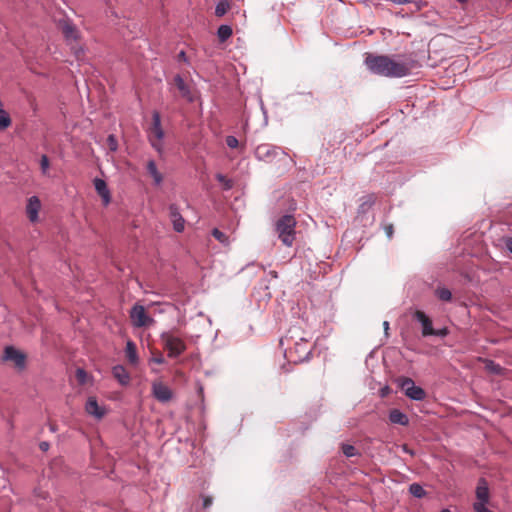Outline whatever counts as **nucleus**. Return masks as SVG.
Returning a JSON list of instances; mask_svg holds the SVG:
<instances>
[{
  "mask_svg": "<svg viewBox=\"0 0 512 512\" xmlns=\"http://www.w3.org/2000/svg\"><path fill=\"white\" fill-rule=\"evenodd\" d=\"M212 235L214 238L219 241L222 245L228 246L230 244L229 236H227L224 232L220 231L217 228L212 230Z\"/></svg>",
  "mask_w": 512,
  "mask_h": 512,
  "instance_id": "26",
  "label": "nucleus"
},
{
  "mask_svg": "<svg viewBox=\"0 0 512 512\" xmlns=\"http://www.w3.org/2000/svg\"><path fill=\"white\" fill-rule=\"evenodd\" d=\"M507 249L510 253H512V238L508 239L506 242Z\"/></svg>",
  "mask_w": 512,
  "mask_h": 512,
  "instance_id": "45",
  "label": "nucleus"
},
{
  "mask_svg": "<svg viewBox=\"0 0 512 512\" xmlns=\"http://www.w3.org/2000/svg\"><path fill=\"white\" fill-rule=\"evenodd\" d=\"M216 179L219 183L222 184L224 190L228 191L232 189L233 182L231 179H228L225 175L218 173L216 174Z\"/></svg>",
  "mask_w": 512,
  "mask_h": 512,
  "instance_id": "29",
  "label": "nucleus"
},
{
  "mask_svg": "<svg viewBox=\"0 0 512 512\" xmlns=\"http://www.w3.org/2000/svg\"><path fill=\"white\" fill-rule=\"evenodd\" d=\"M398 385L404 394L413 401H423L426 397L425 390L417 386L411 378H399Z\"/></svg>",
  "mask_w": 512,
  "mask_h": 512,
  "instance_id": "5",
  "label": "nucleus"
},
{
  "mask_svg": "<svg viewBox=\"0 0 512 512\" xmlns=\"http://www.w3.org/2000/svg\"><path fill=\"white\" fill-rule=\"evenodd\" d=\"M459 3H465L467 0H457Z\"/></svg>",
  "mask_w": 512,
  "mask_h": 512,
  "instance_id": "49",
  "label": "nucleus"
},
{
  "mask_svg": "<svg viewBox=\"0 0 512 512\" xmlns=\"http://www.w3.org/2000/svg\"><path fill=\"white\" fill-rule=\"evenodd\" d=\"M169 215L173 224V229L178 233L183 232L185 228V219L182 217L175 204H171L169 206Z\"/></svg>",
  "mask_w": 512,
  "mask_h": 512,
  "instance_id": "14",
  "label": "nucleus"
},
{
  "mask_svg": "<svg viewBox=\"0 0 512 512\" xmlns=\"http://www.w3.org/2000/svg\"><path fill=\"white\" fill-rule=\"evenodd\" d=\"M130 318L133 326L144 327L153 322V319L149 317L143 305L136 304L131 308Z\"/></svg>",
  "mask_w": 512,
  "mask_h": 512,
  "instance_id": "8",
  "label": "nucleus"
},
{
  "mask_svg": "<svg viewBox=\"0 0 512 512\" xmlns=\"http://www.w3.org/2000/svg\"><path fill=\"white\" fill-rule=\"evenodd\" d=\"M389 421L393 424L405 426L409 423L408 416L398 409H393L389 412Z\"/></svg>",
  "mask_w": 512,
  "mask_h": 512,
  "instance_id": "22",
  "label": "nucleus"
},
{
  "mask_svg": "<svg viewBox=\"0 0 512 512\" xmlns=\"http://www.w3.org/2000/svg\"><path fill=\"white\" fill-rule=\"evenodd\" d=\"M94 187L96 192L102 198L103 204L107 206L110 203L111 196L110 191L107 187L106 182L103 179L95 178L94 179Z\"/></svg>",
  "mask_w": 512,
  "mask_h": 512,
  "instance_id": "17",
  "label": "nucleus"
},
{
  "mask_svg": "<svg viewBox=\"0 0 512 512\" xmlns=\"http://www.w3.org/2000/svg\"><path fill=\"white\" fill-rule=\"evenodd\" d=\"M165 349L168 351V357L177 358L186 350V344L182 338L176 336L170 331H164L160 334Z\"/></svg>",
  "mask_w": 512,
  "mask_h": 512,
  "instance_id": "3",
  "label": "nucleus"
},
{
  "mask_svg": "<svg viewBox=\"0 0 512 512\" xmlns=\"http://www.w3.org/2000/svg\"><path fill=\"white\" fill-rule=\"evenodd\" d=\"M485 368L488 372H490L492 374H497V375L501 374L502 370H503V368L499 364L495 363L492 360L486 361Z\"/></svg>",
  "mask_w": 512,
  "mask_h": 512,
  "instance_id": "28",
  "label": "nucleus"
},
{
  "mask_svg": "<svg viewBox=\"0 0 512 512\" xmlns=\"http://www.w3.org/2000/svg\"><path fill=\"white\" fill-rule=\"evenodd\" d=\"M440 512H450V510L445 508V509H442Z\"/></svg>",
  "mask_w": 512,
  "mask_h": 512,
  "instance_id": "48",
  "label": "nucleus"
},
{
  "mask_svg": "<svg viewBox=\"0 0 512 512\" xmlns=\"http://www.w3.org/2000/svg\"><path fill=\"white\" fill-rule=\"evenodd\" d=\"M414 318L421 324L422 335L424 337L435 334V330L432 327V322L424 312L416 311L414 314Z\"/></svg>",
  "mask_w": 512,
  "mask_h": 512,
  "instance_id": "15",
  "label": "nucleus"
},
{
  "mask_svg": "<svg viewBox=\"0 0 512 512\" xmlns=\"http://www.w3.org/2000/svg\"><path fill=\"white\" fill-rule=\"evenodd\" d=\"M85 411L87 414L93 416L97 420L102 419L106 414V408L99 405L96 397H89L85 404Z\"/></svg>",
  "mask_w": 512,
  "mask_h": 512,
  "instance_id": "12",
  "label": "nucleus"
},
{
  "mask_svg": "<svg viewBox=\"0 0 512 512\" xmlns=\"http://www.w3.org/2000/svg\"><path fill=\"white\" fill-rule=\"evenodd\" d=\"M107 144H108L110 151H112V152L117 151L118 142H117L116 137L113 134H111L107 137Z\"/></svg>",
  "mask_w": 512,
  "mask_h": 512,
  "instance_id": "34",
  "label": "nucleus"
},
{
  "mask_svg": "<svg viewBox=\"0 0 512 512\" xmlns=\"http://www.w3.org/2000/svg\"><path fill=\"white\" fill-rule=\"evenodd\" d=\"M383 327H384L385 333L387 334V331L389 329V322L388 321H384Z\"/></svg>",
  "mask_w": 512,
  "mask_h": 512,
  "instance_id": "46",
  "label": "nucleus"
},
{
  "mask_svg": "<svg viewBox=\"0 0 512 512\" xmlns=\"http://www.w3.org/2000/svg\"><path fill=\"white\" fill-rule=\"evenodd\" d=\"M212 505V498L209 497V496H204L203 497V507L204 508H208Z\"/></svg>",
  "mask_w": 512,
  "mask_h": 512,
  "instance_id": "39",
  "label": "nucleus"
},
{
  "mask_svg": "<svg viewBox=\"0 0 512 512\" xmlns=\"http://www.w3.org/2000/svg\"><path fill=\"white\" fill-rule=\"evenodd\" d=\"M75 375L80 385H84L87 382L88 374L83 368H77Z\"/></svg>",
  "mask_w": 512,
  "mask_h": 512,
  "instance_id": "31",
  "label": "nucleus"
},
{
  "mask_svg": "<svg viewBox=\"0 0 512 512\" xmlns=\"http://www.w3.org/2000/svg\"><path fill=\"white\" fill-rule=\"evenodd\" d=\"M229 8H230V3L228 2V0H220V1H218V3L216 4V7H215V15L217 17H222L227 13Z\"/></svg>",
  "mask_w": 512,
  "mask_h": 512,
  "instance_id": "24",
  "label": "nucleus"
},
{
  "mask_svg": "<svg viewBox=\"0 0 512 512\" xmlns=\"http://www.w3.org/2000/svg\"><path fill=\"white\" fill-rule=\"evenodd\" d=\"M220 41H226L232 35V28L229 25H221L217 30Z\"/></svg>",
  "mask_w": 512,
  "mask_h": 512,
  "instance_id": "25",
  "label": "nucleus"
},
{
  "mask_svg": "<svg viewBox=\"0 0 512 512\" xmlns=\"http://www.w3.org/2000/svg\"><path fill=\"white\" fill-rule=\"evenodd\" d=\"M385 233H386L388 238L392 237V234H393V227H392V225H389V226L385 227Z\"/></svg>",
  "mask_w": 512,
  "mask_h": 512,
  "instance_id": "40",
  "label": "nucleus"
},
{
  "mask_svg": "<svg viewBox=\"0 0 512 512\" xmlns=\"http://www.w3.org/2000/svg\"><path fill=\"white\" fill-rule=\"evenodd\" d=\"M62 32L67 43L71 44L79 38V31L75 24L70 19H65L60 22Z\"/></svg>",
  "mask_w": 512,
  "mask_h": 512,
  "instance_id": "10",
  "label": "nucleus"
},
{
  "mask_svg": "<svg viewBox=\"0 0 512 512\" xmlns=\"http://www.w3.org/2000/svg\"><path fill=\"white\" fill-rule=\"evenodd\" d=\"M487 504L484 503H474L473 508L476 512H492L490 509L486 507Z\"/></svg>",
  "mask_w": 512,
  "mask_h": 512,
  "instance_id": "38",
  "label": "nucleus"
},
{
  "mask_svg": "<svg viewBox=\"0 0 512 512\" xmlns=\"http://www.w3.org/2000/svg\"><path fill=\"white\" fill-rule=\"evenodd\" d=\"M125 355H126L128 362L131 365H133V366L138 365L139 357H138V353H137V347H136V344L132 340H128L126 342Z\"/></svg>",
  "mask_w": 512,
  "mask_h": 512,
  "instance_id": "19",
  "label": "nucleus"
},
{
  "mask_svg": "<svg viewBox=\"0 0 512 512\" xmlns=\"http://www.w3.org/2000/svg\"><path fill=\"white\" fill-rule=\"evenodd\" d=\"M254 154L259 161L265 162H271L280 155L286 156V153L280 147L271 144H261L257 146Z\"/></svg>",
  "mask_w": 512,
  "mask_h": 512,
  "instance_id": "6",
  "label": "nucleus"
},
{
  "mask_svg": "<svg viewBox=\"0 0 512 512\" xmlns=\"http://www.w3.org/2000/svg\"><path fill=\"white\" fill-rule=\"evenodd\" d=\"M296 224L297 222L294 216L289 214L280 217L276 221L275 230L283 245L287 247L293 245L296 236Z\"/></svg>",
  "mask_w": 512,
  "mask_h": 512,
  "instance_id": "2",
  "label": "nucleus"
},
{
  "mask_svg": "<svg viewBox=\"0 0 512 512\" xmlns=\"http://www.w3.org/2000/svg\"><path fill=\"white\" fill-rule=\"evenodd\" d=\"M112 375L121 386H128L131 381V376L123 365H115L112 367Z\"/></svg>",
  "mask_w": 512,
  "mask_h": 512,
  "instance_id": "16",
  "label": "nucleus"
},
{
  "mask_svg": "<svg viewBox=\"0 0 512 512\" xmlns=\"http://www.w3.org/2000/svg\"><path fill=\"white\" fill-rule=\"evenodd\" d=\"M311 352L308 342L301 338L300 342L295 343L294 351L290 349L289 359L295 363H301L309 359Z\"/></svg>",
  "mask_w": 512,
  "mask_h": 512,
  "instance_id": "7",
  "label": "nucleus"
},
{
  "mask_svg": "<svg viewBox=\"0 0 512 512\" xmlns=\"http://www.w3.org/2000/svg\"><path fill=\"white\" fill-rule=\"evenodd\" d=\"M40 168H41L42 174L47 175L48 170H49V159L46 155L41 156Z\"/></svg>",
  "mask_w": 512,
  "mask_h": 512,
  "instance_id": "35",
  "label": "nucleus"
},
{
  "mask_svg": "<svg viewBox=\"0 0 512 512\" xmlns=\"http://www.w3.org/2000/svg\"><path fill=\"white\" fill-rule=\"evenodd\" d=\"M375 203V197L374 195H368L366 197H364V201L362 202L360 208L362 211H365V209L367 208H370L371 206H373Z\"/></svg>",
  "mask_w": 512,
  "mask_h": 512,
  "instance_id": "32",
  "label": "nucleus"
},
{
  "mask_svg": "<svg viewBox=\"0 0 512 512\" xmlns=\"http://www.w3.org/2000/svg\"><path fill=\"white\" fill-rule=\"evenodd\" d=\"M152 363L159 364V365L164 364L165 358L163 357V355L161 353H159L158 355H155L149 359V364H152Z\"/></svg>",
  "mask_w": 512,
  "mask_h": 512,
  "instance_id": "37",
  "label": "nucleus"
},
{
  "mask_svg": "<svg viewBox=\"0 0 512 512\" xmlns=\"http://www.w3.org/2000/svg\"><path fill=\"white\" fill-rule=\"evenodd\" d=\"M437 297L442 301H450L452 298V293L447 288H441L436 291Z\"/></svg>",
  "mask_w": 512,
  "mask_h": 512,
  "instance_id": "30",
  "label": "nucleus"
},
{
  "mask_svg": "<svg viewBox=\"0 0 512 512\" xmlns=\"http://www.w3.org/2000/svg\"><path fill=\"white\" fill-rule=\"evenodd\" d=\"M174 82H175V85L177 86L178 90L180 91L182 97H184L185 99H187L189 102H193L194 100V97L191 93V90L189 88V86L185 83L184 79L182 78L181 75H176L174 77Z\"/></svg>",
  "mask_w": 512,
  "mask_h": 512,
  "instance_id": "18",
  "label": "nucleus"
},
{
  "mask_svg": "<svg viewBox=\"0 0 512 512\" xmlns=\"http://www.w3.org/2000/svg\"><path fill=\"white\" fill-rule=\"evenodd\" d=\"M434 335H437V336H446L447 335V329L443 328L441 330H438V331H435V334Z\"/></svg>",
  "mask_w": 512,
  "mask_h": 512,
  "instance_id": "43",
  "label": "nucleus"
},
{
  "mask_svg": "<svg viewBox=\"0 0 512 512\" xmlns=\"http://www.w3.org/2000/svg\"><path fill=\"white\" fill-rule=\"evenodd\" d=\"M151 133L152 135L149 136L150 144L157 152L161 153L163 151L164 130L161 126L160 114L157 111L152 113Z\"/></svg>",
  "mask_w": 512,
  "mask_h": 512,
  "instance_id": "4",
  "label": "nucleus"
},
{
  "mask_svg": "<svg viewBox=\"0 0 512 512\" xmlns=\"http://www.w3.org/2000/svg\"><path fill=\"white\" fill-rule=\"evenodd\" d=\"M39 447H40V449H41L42 451L46 452V451H48V449H49L50 445H49V443H48V442L43 441V442H41V443H40Z\"/></svg>",
  "mask_w": 512,
  "mask_h": 512,
  "instance_id": "41",
  "label": "nucleus"
},
{
  "mask_svg": "<svg viewBox=\"0 0 512 512\" xmlns=\"http://www.w3.org/2000/svg\"><path fill=\"white\" fill-rule=\"evenodd\" d=\"M226 144L229 148L234 149L238 146L239 142L235 136L230 135L226 137Z\"/></svg>",
  "mask_w": 512,
  "mask_h": 512,
  "instance_id": "36",
  "label": "nucleus"
},
{
  "mask_svg": "<svg viewBox=\"0 0 512 512\" xmlns=\"http://www.w3.org/2000/svg\"><path fill=\"white\" fill-rule=\"evenodd\" d=\"M409 492L416 498H422L426 495V491L424 490V488L418 484V483H413L409 486Z\"/></svg>",
  "mask_w": 512,
  "mask_h": 512,
  "instance_id": "27",
  "label": "nucleus"
},
{
  "mask_svg": "<svg viewBox=\"0 0 512 512\" xmlns=\"http://www.w3.org/2000/svg\"><path fill=\"white\" fill-rule=\"evenodd\" d=\"M3 359L12 361L18 370H24L26 367V355L13 346H7L4 350Z\"/></svg>",
  "mask_w": 512,
  "mask_h": 512,
  "instance_id": "9",
  "label": "nucleus"
},
{
  "mask_svg": "<svg viewBox=\"0 0 512 512\" xmlns=\"http://www.w3.org/2000/svg\"><path fill=\"white\" fill-rule=\"evenodd\" d=\"M365 64L368 69L377 75L393 78H401L407 76L412 69V62L397 58L392 59L388 56H372L369 55Z\"/></svg>",
  "mask_w": 512,
  "mask_h": 512,
  "instance_id": "1",
  "label": "nucleus"
},
{
  "mask_svg": "<svg viewBox=\"0 0 512 512\" xmlns=\"http://www.w3.org/2000/svg\"><path fill=\"white\" fill-rule=\"evenodd\" d=\"M147 172L153 178L154 185L160 186L163 182V176L157 169V165L154 160H149L147 163Z\"/></svg>",
  "mask_w": 512,
  "mask_h": 512,
  "instance_id": "21",
  "label": "nucleus"
},
{
  "mask_svg": "<svg viewBox=\"0 0 512 512\" xmlns=\"http://www.w3.org/2000/svg\"><path fill=\"white\" fill-rule=\"evenodd\" d=\"M152 394L160 402H168L172 398L171 389L162 382H154L152 384Z\"/></svg>",
  "mask_w": 512,
  "mask_h": 512,
  "instance_id": "11",
  "label": "nucleus"
},
{
  "mask_svg": "<svg viewBox=\"0 0 512 512\" xmlns=\"http://www.w3.org/2000/svg\"><path fill=\"white\" fill-rule=\"evenodd\" d=\"M41 208L40 199L37 196L28 198L26 205V213L30 222L35 223L39 219V211Z\"/></svg>",
  "mask_w": 512,
  "mask_h": 512,
  "instance_id": "13",
  "label": "nucleus"
},
{
  "mask_svg": "<svg viewBox=\"0 0 512 512\" xmlns=\"http://www.w3.org/2000/svg\"><path fill=\"white\" fill-rule=\"evenodd\" d=\"M476 503H484L487 504L489 501V489L485 480L481 479L476 488Z\"/></svg>",
  "mask_w": 512,
  "mask_h": 512,
  "instance_id": "20",
  "label": "nucleus"
},
{
  "mask_svg": "<svg viewBox=\"0 0 512 512\" xmlns=\"http://www.w3.org/2000/svg\"><path fill=\"white\" fill-rule=\"evenodd\" d=\"M178 59L179 60H182L184 62H187V56H186V53L184 51H180L179 54H178Z\"/></svg>",
  "mask_w": 512,
  "mask_h": 512,
  "instance_id": "42",
  "label": "nucleus"
},
{
  "mask_svg": "<svg viewBox=\"0 0 512 512\" xmlns=\"http://www.w3.org/2000/svg\"><path fill=\"white\" fill-rule=\"evenodd\" d=\"M342 452L346 457H353L356 455V448L353 445L345 444L342 446Z\"/></svg>",
  "mask_w": 512,
  "mask_h": 512,
  "instance_id": "33",
  "label": "nucleus"
},
{
  "mask_svg": "<svg viewBox=\"0 0 512 512\" xmlns=\"http://www.w3.org/2000/svg\"><path fill=\"white\" fill-rule=\"evenodd\" d=\"M390 1L397 5H403V4L410 2V0H390Z\"/></svg>",
  "mask_w": 512,
  "mask_h": 512,
  "instance_id": "44",
  "label": "nucleus"
},
{
  "mask_svg": "<svg viewBox=\"0 0 512 512\" xmlns=\"http://www.w3.org/2000/svg\"><path fill=\"white\" fill-rule=\"evenodd\" d=\"M11 125V118L7 111L2 108L0 103V130H5Z\"/></svg>",
  "mask_w": 512,
  "mask_h": 512,
  "instance_id": "23",
  "label": "nucleus"
},
{
  "mask_svg": "<svg viewBox=\"0 0 512 512\" xmlns=\"http://www.w3.org/2000/svg\"><path fill=\"white\" fill-rule=\"evenodd\" d=\"M402 449L403 451L412 454V451H410L406 445H403Z\"/></svg>",
  "mask_w": 512,
  "mask_h": 512,
  "instance_id": "47",
  "label": "nucleus"
}]
</instances>
